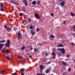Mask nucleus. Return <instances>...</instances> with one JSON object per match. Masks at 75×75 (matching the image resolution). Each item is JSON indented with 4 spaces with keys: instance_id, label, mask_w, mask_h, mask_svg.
<instances>
[{
    "instance_id": "a211bd4d",
    "label": "nucleus",
    "mask_w": 75,
    "mask_h": 75,
    "mask_svg": "<svg viewBox=\"0 0 75 75\" xmlns=\"http://www.w3.org/2000/svg\"><path fill=\"white\" fill-rule=\"evenodd\" d=\"M1 8H3V7L4 6H3V3H2L1 4Z\"/></svg>"
},
{
    "instance_id": "c756f323",
    "label": "nucleus",
    "mask_w": 75,
    "mask_h": 75,
    "mask_svg": "<svg viewBox=\"0 0 75 75\" xmlns=\"http://www.w3.org/2000/svg\"><path fill=\"white\" fill-rule=\"evenodd\" d=\"M28 20L29 21H31V19H30V18H28Z\"/></svg>"
},
{
    "instance_id": "13d9d810",
    "label": "nucleus",
    "mask_w": 75,
    "mask_h": 75,
    "mask_svg": "<svg viewBox=\"0 0 75 75\" xmlns=\"http://www.w3.org/2000/svg\"><path fill=\"white\" fill-rule=\"evenodd\" d=\"M50 62H49L48 63H47L48 64H50Z\"/></svg>"
},
{
    "instance_id": "bb28decb",
    "label": "nucleus",
    "mask_w": 75,
    "mask_h": 75,
    "mask_svg": "<svg viewBox=\"0 0 75 75\" xmlns=\"http://www.w3.org/2000/svg\"><path fill=\"white\" fill-rule=\"evenodd\" d=\"M20 16H23V13H21L19 14Z\"/></svg>"
},
{
    "instance_id": "9d476101",
    "label": "nucleus",
    "mask_w": 75,
    "mask_h": 75,
    "mask_svg": "<svg viewBox=\"0 0 75 75\" xmlns=\"http://www.w3.org/2000/svg\"><path fill=\"white\" fill-rule=\"evenodd\" d=\"M18 39H20V36L21 35V33L20 32H18Z\"/></svg>"
},
{
    "instance_id": "0eeeda50",
    "label": "nucleus",
    "mask_w": 75,
    "mask_h": 75,
    "mask_svg": "<svg viewBox=\"0 0 75 75\" xmlns=\"http://www.w3.org/2000/svg\"><path fill=\"white\" fill-rule=\"evenodd\" d=\"M11 2L13 3V4H15L16 6H18V3L16 1H11Z\"/></svg>"
},
{
    "instance_id": "5fc2aeb1",
    "label": "nucleus",
    "mask_w": 75,
    "mask_h": 75,
    "mask_svg": "<svg viewBox=\"0 0 75 75\" xmlns=\"http://www.w3.org/2000/svg\"><path fill=\"white\" fill-rule=\"evenodd\" d=\"M33 47H31L30 48V50H33Z\"/></svg>"
},
{
    "instance_id": "2f4dec72",
    "label": "nucleus",
    "mask_w": 75,
    "mask_h": 75,
    "mask_svg": "<svg viewBox=\"0 0 75 75\" xmlns=\"http://www.w3.org/2000/svg\"><path fill=\"white\" fill-rule=\"evenodd\" d=\"M34 50L35 51H38V50L37 49H34Z\"/></svg>"
},
{
    "instance_id": "37998d69",
    "label": "nucleus",
    "mask_w": 75,
    "mask_h": 75,
    "mask_svg": "<svg viewBox=\"0 0 75 75\" xmlns=\"http://www.w3.org/2000/svg\"><path fill=\"white\" fill-rule=\"evenodd\" d=\"M72 35L73 36H74L75 37V33H73L72 34Z\"/></svg>"
},
{
    "instance_id": "423d86ee",
    "label": "nucleus",
    "mask_w": 75,
    "mask_h": 75,
    "mask_svg": "<svg viewBox=\"0 0 75 75\" xmlns=\"http://www.w3.org/2000/svg\"><path fill=\"white\" fill-rule=\"evenodd\" d=\"M30 32L32 35H35V32H34V31H33V30H30Z\"/></svg>"
},
{
    "instance_id": "bf43d9fd",
    "label": "nucleus",
    "mask_w": 75,
    "mask_h": 75,
    "mask_svg": "<svg viewBox=\"0 0 75 75\" xmlns=\"http://www.w3.org/2000/svg\"><path fill=\"white\" fill-rule=\"evenodd\" d=\"M39 45H41V44H39Z\"/></svg>"
},
{
    "instance_id": "58836bf2",
    "label": "nucleus",
    "mask_w": 75,
    "mask_h": 75,
    "mask_svg": "<svg viewBox=\"0 0 75 75\" xmlns=\"http://www.w3.org/2000/svg\"><path fill=\"white\" fill-rule=\"evenodd\" d=\"M21 75H24V74L23 73V71H22V73L21 74Z\"/></svg>"
},
{
    "instance_id": "79ce46f5",
    "label": "nucleus",
    "mask_w": 75,
    "mask_h": 75,
    "mask_svg": "<svg viewBox=\"0 0 75 75\" xmlns=\"http://www.w3.org/2000/svg\"><path fill=\"white\" fill-rule=\"evenodd\" d=\"M51 16H54V14H53L52 13H51Z\"/></svg>"
},
{
    "instance_id": "f257e3e1",
    "label": "nucleus",
    "mask_w": 75,
    "mask_h": 75,
    "mask_svg": "<svg viewBox=\"0 0 75 75\" xmlns=\"http://www.w3.org/2000/svg\"><path fill=\"white\" fill-rule=\"evenodd\" d=\"M4 27L6 28V30L8 31H11L12 29L11 28H9L8 27H7L6 25H4Z\"/></svg>"
},
{
    "instance_id": "ea45409f",
    "label": "nucleus",
    "mask_w": 75,
    "mask_h": 75,
    "mask_svg": "<svg viewBox=\"0 0 75 75\" xmlns=\"http://www.w3.org/2000/svg\"><path fill=\"white\" fill-rule=\"evenodd\" d=\"M40 72H41L40 74V75H42V71H40Z\"/></svg>"
},
{
    "instance_id": "69168bd1",
    "label": "nucleus",
    "mask_w": 75,
    "mask_h": 75,
    "mask_svg": "<svg viewBox=\"0 0 75 75\" xmlns=\"http://www.w3.org/2000/svg\"><path fill=\"white\" fill-rule=\"evenodd\" d=\"M58 8H59V7H58Z\"/></svg>"
},
{
    "instance_id": "f03ea898",
    "label": "nucleus",
    "mask_w": 75,
    "mask_h": 75,
    "mask_svg": "<svg viewBox=\"0 0 75 75\" xmlns=\"http://www.w3.org/2000/svg\"><path fill=\"white\" fill-rule=\"evenodd\" d=\"M60 6L62 7H63L64 6H65V1H64V0L62 1L61 3H60Z\"/></svg>"
},
{
    "instance_id": "c03bdc74",
    "label": "nucleus",
    "mask_w": 75,
    "mask_h": 75,
    "mask_svg": "<svg viewBox=\"0 0 75 75\" xmlns=\"http://www.w3.org/2000/svg\"><path fill=\"white\" fill-rule=\"evenodd\" d=\"M30 55V53H28L26 54L27 55Z\"/></svg>"
},
{
    "instance_id": "3c124183",
    "label": "nucleus",
    "mask_w": 75,
    "mask_h": 75,
    "mask_svg": "<svg viewBox=\"0 0 75 75\" xmlns=\"http://www.w3.org/2000/svg\"><path fill=\"white\" fill-rule=\"evenodd\" d=\"M54 56L53 57H52V58H55V56Z\"/></svg>"
},
{
    "instance_id": "39448f33",
    "label": "nucleus",
    "mask_w": 75,
    "mask_h": 75,
    "mask_svg": "<svg viewBox=\"0 0 75 75\" xmlns=\"http://www.w3.org/2000/svg\"><path fill=\"white\" fill-rule=\"evenodd\" d=\"M3 52H5L6 54H8L9 52V51L8 50L6 49L5 50H2Z\"/></svg>"
},
{
    "instance_id": "338daca9",
    "label": "nucleus",
    "mask_w": 75,
    "mask_h": 75,
    "mask_svg": "<svg viewBox=\"0 0 75 75\" xmlns=\"http://www.w3.org/2000/svg\"><path fill=\"white\" fill-rule=\"evenodd\" d=\"M11 20H13V19H11Z\"/></svg>"
},
{
    "instance_id": "680f3d73",
    "label": "nucleus",
    "mask_w": 75,
    "mask_h": 75,
    "mask_svg": "<svg viewBox=\"0 0 75 75\" xmlns=\"http://www.w3.org/2000/svg\"><path fill=\"white\" fill-rule=\"evenodd\" d=\"M74 62H75V59L74 60Z\"/></svg>"
},
{
    "instance_id": "6e6552de",
    "label": "nucleus",
    "mask_w": 75,
    "mask_h": 75,
    "mask_svg": "<svg viewBox=\"0 0 75 75\" xmlns=\"http://www.w3.org/2000/svg\"><path fill=\"white\" fill-rule=\"evenodd\" d=\"M23 3H25V5L26 6H27L28 3L26 1V0H23Z\"/></svg>"
},
{
    "instance_id": "b1692460",
    "label": "nucleus",
    "mask_w": 75,
    "mask_h": 75,
    "mask_svg": "<svg viewBox=\"0 0 75 75\" xmlns=\"http://www.w3.org/2000/svg\"><path fill=\"white\" fill-rule=\"evenodd\" d=\"M50 37L52 38H54V35H50Z\"/></svg>"
},
{
    "instance_id": "2eb2a0df",
    "label": "nucleus",
    "mask_w": 75,
    "mask_h": 75,
    "mask_svg": "<svg viewBox=\"0 0 75 75\" xmlns=\"http://www.w3.org/2000/svg\"><path fill=\"white\" fill-rule=\"evenodd\" d=\"M29 28L30 30H32L33 28H34V27L33 26L31 25L30 26Z\"/></svg>"
},
{
    "instance_id": "49530a36",
    "label": "nucleus",
    "mask_w": 75,
    "mask_h": 75,
    "mask_svg": "<svg viewBox=\"0 0 75 75\" xmlns=\"http://www.w3.org/2000/svg\"><path fill=\"white\" fill-rule=\"evenodd\" d=\"M25 71V69H23V70H22V72H23V71Z\"/></svg>"
},
{
    "instance_id": "473e14b6",
    "label": "nucleus",
    "mask_w": 75,
    "mask_h": 75,
    "mask_svg": "<svg viewBox=\"0 0 75 75\" xmlns=\"http://www.w3.org/2000/svg\"><path fill=\"white\" fill-rule=\"evenodd\" d=\"M19 58H20V59H23V57L22 56L20 57H19Z\"/></svg>"
},
{
    "instance_id": "20e7f679",
    "label": "nucleus",
    "mask_w": 75,
    "mask_h": 75,
    "mask_svg": "<svg viewBox=\"0 0 75 75\" xmlns=\"http://www.w3.org/2000/svg\"><path fill=\"white\" fill-rule=\"evenodd\" d=\"M35 16L36 17V18H38V19H40V16L38 13L35 14Z\"/></svg>"
},
{
    "instance_id": "412c9836",
    "label": "nucleus",
    "mask_w": 75,
    "mask_h": 75,
    "mask_svg": "<svg viewBox=\"0 0 75 75\" xmlns=\"http://www.w3.org/2000/svg\"><path fill=\"white\" fill-rule=\"evenodd\" d=\"M5 40H3L0 41V43H3L4 42H5Z\"/></svg>"
},
{
    "instance_id": "f704fd0d",
    "label": "nucleus",
    "mask_w": 75,
    "mask_h": 75,
    "mask_svg": "<svg viewBox=\"0 0 75 75\" xmlns=\"http://www.w3.org/2000/svg\"><path fill=\"white\" fill-rule=\"evenodd\" d=\"M39 4H40V1H38V5H39Z\"/></svg>"
},
{
    "instance_id": "8fccbe9b",
    "label": "nucleus",
    "mask_w": 75,
    "mask_h": 75,
    "mask_svg": "<svg viewBox=\"0 0 75 75\" xmlns=\"http://www.w3.org/2000/svg\"><path fill=\"white\" fill-rule=\"evenodd\" d=\"M65 23H66V22L65 21H64L63 23V24H65Z\"/></svg>"
},
{
    "instance_id": "72a5a7b5",
    "label": "nucleus",
    "mask_w": 75,
    "mask_h": 75,
    "mask_svg": "<svg viewBox=\"0 0 75 75\" xmlns=\"http://www.w3.org/2000/svg\"><path fill=\"white\" fill-rule=\"evenodd\" d=\"M69 59H65L64 60H65V61H68V60Z\"/></svg>"
},
{
    "instance_id": "aec40b11",
    "label": "nucleus",
    "mask_w": 75,
    "mask_h": 75,
    "mask_svg": "<svg viewBox=\"0 0 75 75\" xmlns=\"http://www.w3.org/2000/svg\"><path fill=\"white\" fill-rule=\"evenodd\" d=\"M52 54L53 56H55V53H54V51L52 53Z\"/></svg>"
},
{
    "instance_id": "4be33fe9",
    "label": "nucleus",
    "mask_w": 75,
    "mask_h": 75,
    "mask_svg": "<svg viewBox=\"0 0 75 75\" xmlns=\"http://www.w3.org/2000/svg\"><path fill=\"white\" fill-rule=\"evenodd\" d=\"M71 16H72L73 17H74V16H75V14L72 13V12L71 13Z\"/></svg>"
},
{
    "instance_id": "f3484780",
    "label": "nucleus",
    "mask_w": 75,
    "mask_h": 75,
    "mask_svg": "<svg viewBox=\"0 0 75 75\" xmlns=\"http://www.w3.org/2000/svg\"><path fill=\"white\" fill-rule=\"evenodd\" d=\"M58 45L59 47H64V45H62L61 44H59Z\"/></svg>"
},
{
    "instance_id": "864d4df0",
    "label": "nucleus",
    "mask_w": 75,
    "mask_h": 75,
    "mask_svg": "<svg viewBox=\"0 0 75 75\" xmlns=\"http://www.w3.org/2000/svg\"><path fill=\"white\" fill-rule=\"evenodd\" d=\"M21 64H22L23 65H24V63H23V62H21Z\"/></svg>"
},
{
    "instance_id": "cd10ccee",
    "label": "nucleus",
    "mask_w": 75,
    "mask_h": 75,
    "mask_svg": "<svg viewBox=\"0 0 75 75\" xmlns=\"http://www.w3.org/2000/svg\"><path fill=\"white\" fill-rule=\"evenodd\" d=\"M18 30V28H17V27H15V28H14V31H16V30Z\"/></svg>"
},
{
    "instance_id": "c85d7f7f",
    "label": "nucleus",
    "mask_w": 75,
    "mask_h": 75,
    "mask_svg": "<svg viewBox=\"0 0 75 75\" xmlns=\"http://www.w3.org/2000/svg\"><path fill=\"white\" fill-rule=\"evenodd\" d=\"M45 54L46 56H47L48 55V53H47V52H45Z\"/></svg>"
},
{
    "instance_id": "9b49d317",
    "label": "nucleus",
    "mask_w": 75,
    "mask_h": 75,
    "mask_svg": "<svg viewBox=\"0 0 75 75\" xmlns=\"http://www.w3.org/2000/svg\"><path fill=\"white\" fill-rule=\"evenodd\" d=\"M4 46V44H1L0 45V51L1 50V49Z\"/></svg>"
},
{
    "instance_id": "e2e57ef3",
    "label": "nucleus",
    "mask_w": 75,
    "mask_h": 75,
    "mask_svg": "<svg viewBox=\"0 0 75 75\" xmlns=\"http://www.w3.org/2000/svg\"><path fill=\"white\" fill-rule=\"evenodd\" d=\"M25 22H26V21H25Z\"/></svg>"
},
{
    "instance_id": "774afa93",
    "label": "nucleus",
    "mask_w": 75,
    "mask_h": 75,
    "mask_svg": "<svg viewBox=\"0 0 75 75\" xmlns=\"http://www.w3.org/2000/svg\"><path fill=\"white\" fill-rule=\"evenodd\" d=\"M13 21H14V20H13Z\"/></svg>"
},
{
    "instance_id": "5701e85b",
    "label": "nucleus",
    "mask_w": 75,
    "mask_h": 75,
    "mask_svg": "<svg viewBox=\"0 0 75 75\" xmlns=\"http://www.w3.org/2000/svg\"><path fill=\"white\" fill-rule=\"evenodd\" d=\"M70 44L71 45L72 47H74L75 46V45L73 43H71Z\"/></svg>"
},
{
    "instance_id": "4c0bfd02",
    "label": "nucleus",
    "mask_w": 75,
    "mask_h": 75,
    "mask_svg": "<svg viewBox=\"0 0 75 75\" xmlns=\"http://www.w3.org/2000/svg\"><path fill=\"white\" fill-rule=\"evenodd\" d=\"M69 57V54H67V58H68V57Z\"/></svg>"
},
{
    "instance_id": "4468645a",
    "label": "nucleus",
    "mask_w": 75,
    "mask_h": 75,
    "mask_svg": "<svg viewBox=\"0 0 75 75\" xmlns=\"http://www.w3.org/2000/svg\"><path fill=\"white\" fill-rule=\"evenodd\" d=\"M49 72H50L49 69H47L46 70V74H48Z\"/></svg>"
},
{
    "instance_id": "0e129e2a",
    "label": "nucleus",
    "mask_w": 75,
    "mask_h": 75,
    "mask_svg": "<svg viewBox=\"0 0 75 75\" xmlns=\"http://www.w3.org/2000/svg\"><path fill=\"white\" fill-rule=\"evenodd\" d=\"M42 75H45V74H42Z\"/></svg>"
},
{
    "instance_id": "6e6d98bb",
    "label": "nucleus",
    "mask_w": 75,
    "mask_h": 75,
    "mask_svg": "<svg viewBox=\"0 0 75 75\" xmlns=\"http://www.w3.org/2000/svg\"><path fill=\"white\" fill-rule=\"evenodd\" d=\"M13 74V75H16V73H14Z\"/></svg>"
},
{
    "instance_id": "a878e982",
    "label": "nucleus",
    "mask_w": 75,
    "mask_h": 75,
    "mask_svg": "<svg viewBox=\"0 0 75 75\" xmlns=\"http://www.w3.org/2000/svg\"><path fill=\"white\" fill-rule=\"evenodd\" d=\"M6 58L8 60H10V57H7Z\"/></svg>"
},
{
    "instance_id": "09e8293b",
    "label": "nucleus",
    "mask_w": 75,
    "mask_h": 75,
    "mask_svg": "<svg viewBox=\"0 0 75 75\" xmlns=\"http://www.w3.org/2000/svg\"><path fill=\"white\" fill-rule=\"evenodd\" d=\"M65 42V40H62V41H61V42Z\"/></svg>"
},
{
    "instance_id": "c9c22d12",
    "label": "nucleus",
    "mask_w": 75,
    "mask_h": 75,
    "mask_svg": "<svg viewBox=\"0 0 75 75\" xmlns=\"http://www.w3.org/2000/svg\"><path fill=\"white\" fill-rule=\"evenodd\" d=\"M1 11H4V9H3V8H1Z\"/></svg>"
},
{
    "instance_id": "603ef678",
    "label": "nucleus",
    "mask_w": 75,
    "mask_h": 75,
    "mask_svg": "<svg viewBox=\"0 0 75 75\" xmlns=\"http://www.w3.org/2000/svg\"><path fill=\"white\" fill-rule=\"evenodd\" d=\"M58 50H59V51H61V49L58 48Z\"/></svg>"
},
{
    "instance_id": "7c9ffc66",
    "label": "nucleus",
    "mask_w": 75,
    "mask_h": 75,
    "mask_svg": "<svg viewBox=\"0 0 75 75\" xmlns=\"http://www.w3.org/2000/svg\"><path fill=\"white\" fill-rule=\"evenodd\" d=\"M37 31H40V30H39V28H37Z\"/></svg>"
},
{
    "instance_id": "6ab92c4d",
    "label": "nucleus",
    "mask_w": 75,
    "mask_h": 75,
    "mask_svg": "<svg viewBox=\"0 0 75 75\" xmlns=\"http://www.w3.org/2000/svg\"><path fill=\"white\" fill-rule=\"evenodd\" d=\"M21 49L22 50H24L25 49V46H22Z\"/></svg>"
},
{
    "instance_id": "a18cd8bd",
    "label": "nucleus",
    "mask_w": 75,
    "mask_h": 75,
    "mask_svg": "<svg viewBox=\"0 0 75 75\" xmlns=\"http://www.w3.org/2000/svg\"><path fill=\"white\" fill-rule=\"evenodd\" d=\"M29 57H30V58H31V57H32V55H30L29 56Z\"/></svg>"
},
{
    "instance_id": "393cba45",
    "label": "nucleus",
    "mask_w": 75,
    "mask_h": 75,
    "mask_svg": "<svg viewBox=\"0 0 75 75\" xmlns=\"http://www.w3.org/2000/svg\"><path fill=\"white\" fill-rule=\"evenodd\" d=\"M57 54L59 56H61V53L60 52L58 53Z\"/></svg>"
},
{
    "instance_id": "ddd939ff",
    "label": "nucleus",
    "mask_w": 75,
    "mask_h": 75,
    "mask_svg": "<svg viewBox=\"0 0 75 75\" xmlns=\"http://www.w3.org/2000/svg\"><path fill=\"white\" fill-rule=\"evenodd\" d=\"M36 3V1H34L32 2V4H33V5H35Z\"/></svg>"
},
{
    "instance_id": "de8ad7c7",
    "label": "nucleus",
    "mask_w": 75,
    "mask_h": 75,
    "mask_svg": "<svg viewBox=\"0 0 75 75\" xmlns=\"http://www.w3.org/2000/svg\"><path fill=\"white\" fill-rule=\"evenodd\" d=\"M37 75H41L40 74L38 73L37 74Z\"/></svg>"
},
{
    "instance_id": "4d7b16f0",
    "label": "nucleus",
    "mask_w": 75,
    "mask_h": 75,
    "mask_svg": "<svg viewBox=\"0 0 75 75\" xmlns=\"http://www.w3.org/2000/svg\"><path fill=\"white\" fill-rule=\"evenodd\" d=\"M63 75H67L65 74H63Z\"/></svg>"
},
{
    "instance_id": "052dcab7",
    "label": "nucleus",
    "mask_w": 75,
    "mask_h": 75,
    "mask_svg": "<svg viewBox=\"0 0 75 75\" xmlns=\"http://www.w3.org/2000/svg\"><path fill=\"white\" fill-rule=\"evenodd\" d=\"M58 48H59V46H57Z\"/></svg>"
},
{
    "instance_id": "dca6fc26",
    "label": "nucleus",
    "mask_w": 75,
    "mask_h": 75,
    "mask_svg": "<svg viewBox=\"0 0 75 75\" xmlns=\"http://www.w3.org/2000/svg\"><path fill=\"white\" fill-rule=\"evenodd\" d=\"M62 64L64 66H65V65H67V63H66L65 62H63Z\"/></svg>"
},
{
    "instance_id": "1a4fd4ad",
    "label": "nucleus",
    "mask_w": 75,
    "mask_h": 75,
    "mask_svg": "<svg viewBox=\"0 0 75 75\" xmlns=\"http://www.w3.org/2000/svg\"><path fill=\"white\" fill-rule=\"evenodd\" d=\"M61 51L62 53V54H65V50L64 49V48H62L61 49Z\"/></svg>"
},
{
    "instance_id": "e433bc0d",
    "label": "nucleus",
    "mask_w": 75,
    "mask_h": 75,
    "mask_svg": "<svg viewBox=\"0 0 75 75\" xmlns=\"http://www.w3.org/2000/svg\"><path fill=\"white\" fill-rule=\"evenodd\" d=\"M68 71H71V69H70V68H69L68 69Z\"/></svg>"
},
{
    "instance_id": "7ed1b4c3",
    "label": "nucleus",
    "mask_w": 75,
    "mask_h": 75,
    "mask_svg": "<svg viewBox=\"0 0 75 75\" xmlns=\"http://www.w3.org/2000/svg\"><path fill=\"white\" fill-rule=\"evenodd\" d=\"M10 42V41L9 40H7V43H6V44L5 45V46L7 47H10V45H9Z\"/></svg>"
},
{
    "instance_id": "a19ab883",
    "label": "nucleus",
    "mask_w": 75,
    "mask_h": 75,
    "mask_svg": "<svg viewBox=\"0 0 75 75\" xmlns=\"http://www.w3.org/2000/svg\"><path fill=\"white\" fill-rule=\"evenodd\" d=\"M4 72H5V71H4V70H2V73H4Z\"/></svg>"
},
{
    "instance_id": "f8f14e48",
    "label": "nucleus",
    "mask_w": 75,
    "mask_h": 75,
    "mask_svg": "<svg viewBox=\"0 0 75 75\" xmlns=\"http://www.w3.org/2000/svg\"><path fill=\"white\" fill-rule=\"evenodd\" d=\"M44 67V66H42V65H40V70H41V71H42V69H43V67Z\"/></svg>"
}]
</instances>
